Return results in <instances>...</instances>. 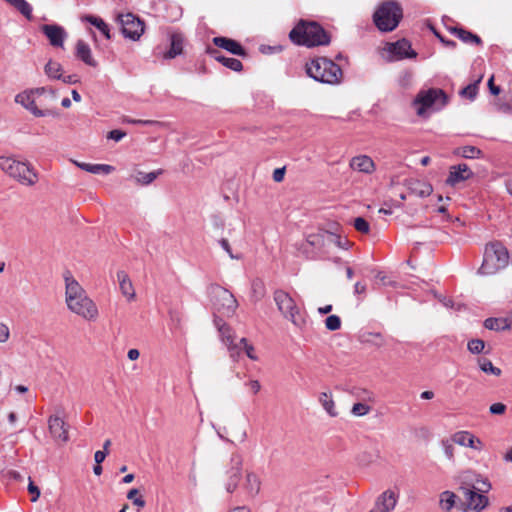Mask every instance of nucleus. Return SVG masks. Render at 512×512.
<instances>
[{"instance_id": "1", "label": "nucleus", "mask_w": 512, "mask_h": 512, "mask_svg": "<svg viewBox=\"0 0 512 512\" xmlns=\"http://www.w3.org/2000/svg\"><path fill=\"white\" fill-rule=\"evenodd\" d=\"M290 40L297 45L314 47L328 45L330 36L316 22L301 20L289 33Z\"/></svg>"}, {"instance_id": "2", "label": "nucleus", "mask_w": 512, "mask_h": 512, "mask_svg": "<svg viewBox=\"0 0 512 512\" xmlns=\"http://www.w3.org/2000/svg\"><path fill=\"white\" fill-rule=\"evenodd\" d=\"M305 71L313 80L328 85H338L343 78L340 66L326 57L311 59L306 63Z\"/></svg>"}, {"instance_id": "3", "label": "nucleus", "mask_w": 512, "mask_h": 512, "mask_svg": "<svg viewBox=\"0 0 512 512\" xmlns=\"http://www.w3.org/2000/svg\"><path fill=\"white\" fill-rule=\"evenodd\" d=\"M46 94L52 101H55L57 99V95L54 90L45 87H39L18 93L15 96V102L23 106L35 117H57L58 112L56 110L47 107L40 109L37 106V98H40Z\"/></svg>"}, {"instance_id": "4", "label": "nucleus", "mask_w": 512, "mask_h": 512, "mask_svg": "<svg viewBox=\"0 0 512 512\" xmlns=\"http://www.w3.org/2000/svg\"><path fill=\"white\" fill-rule=\"evenodd\" d=\"M509 253L506 247L496 241L485 246L483 262L478 269L480 275H492L507 266Z\"/></svg>"}, {"instance_id": "5", "label": "nucleus", "mask_w": 512, "mask_h": 512, "mask_svg": "<svg viewBox=\"0 0 512 512\" xmlns=\"http://www.w3.org/2000/svg\"><path fill=\"white\" fill-rule=\"evenodd\" d=\"M0 169L23 185L32 186L38 180V174L29 163L13 157L0 156Z\"/></svg>"}, {"instance_id": "6", "label": "nucleus", "mask_w": 512, "mask_h": 512, "mask_svg": "<svg viewBox=\"0 0 512 512\" xmlns=\"http://www.w3.org/2000/svg\"><path fill=\"white\" fill-rule=\"evenodd\" d=\"M403 17L401 6L395 1L383 2L373 15L376 27L382 32L393 31Z\"/></svg>"}, {"instance_id": "7", "label": "nucleus", "mask_w": 512, "mask_h": 512, "mask_svg": "<svg viewBox=\"0 0 512 512\" xmlns=\"http://www.w3.org/2000/svg\"><path fill=\"white\" fill-rule=\"evenodd\" d=\"M448 103L447 94L439 88L421 90L413 101L417 115L423 116L428 110L439 111Z\"/></svg>"}, {"instance_id": "8", "label": "nucleus", "mask_w": 512, "mask_h": 512, "mask_svg": "<svg viewBox=\"0 0 512 512\" xmlns=\"http://www.w3.org/2000/svg\"><path fill=\"white\" fill-rule=\"evenodd\" d=\"M274 301L282 315L289 319L296 327L302 328L306 321L304 315L295 303V300L285 291L276 290Z\"/></svg>"}, {"instance_id": "9", "label": "nucleus", "mask_w": 512, "mask_h": 512, "mask_svg": "<svg viewBox=\"0 0 512 512\" xmlns=\"http://www.w3.org/2000/svg\"><path fill=\"white\" fill-rule=\"evenodd\" d=\"M477 483H481V486H476L474 484H464L460 487V489L463 492L464 498L467 503V507L476 512H480L488 504L487 497L482 493L487 492L489 490L490 484L483 480H477Z\"/></svg>"}, {"instance_id": "10", "label": "nucleus", "mask_w": 512, "mask_h": 512, "mask_svg": "<svg viewBox=\"0 0 512 512\" xmlns=\"http://www.w3.org/2000/svg\"><path fill=\"white\" fill-rule=\"evenodd\" d=\"M210 294L213 296L214 306L218 311L227 316L234 314L238 303L234 295L229 290L219 285H212L210 287Z\"/></svg>"}, {"instance_id": "11", "label": "nucleus", "mask_w": 512, "mask_h": 512, "mask_svg": "<svg viewBox=\"0 0 512 512\" xmlns=\"http://www.w3.org/2000/svg\"><path fill=\"white\" fill-rule=\"evenodd\" d=\"M118 21L121 25V32L125 38L137 41L144 33V23L132 13L119 15Z\"/></svg>"}, {"instance_id": "12", "label": "nucleus", "mask_w": 512, "mask_h": 512, "mask_svg": "<svg viewBox=\"0 0 512 512\" xmlns=\"http://www.w3.org/2000/svg\"><path fill=\"white\" fill-rule=\"evenodd\" d=\"M66 304L71 312L81 316L85 320L94 321L98 317V308L87 295Z\"/></svg>"}, {"instance_id": "13", "label": "nucleus", "mask_w": 512, "mask_h": 512, "mask_svg": "<svg viewBox=\"0 0 512 512\" xmlns=\"http://www.w3.org/2000/svg\"><path fill=\"white\" fill-rule=\"evenodd\" d=\"M41 32L48 39L49 44L56 48H63L68 34L64 27L58 24H44L40 27Z\"/></svg>"}, {"instance_id": "14", "label": "nucleus", "mask_w": 512, "mask_h": 512, "mask_svg": "<svg viewBox=\"0 0 512 512\" xmlns=\"http://www.w3.org/2000/svg\"><path fill=\"white\" fill-rule=\"evenodd\" d=\"M399 495L388 489L380 494L374 504V507L369 512H391L396 507Z\"/></svg>"}, {"instance_id": "15", "label": "nucleus", "mask_w": 512, "mask_h": 512, "mask_svg": "<svg viewBox=\"0 0 512 512\" xmlns=\"http://www.w3.org/2000/svg\"><path fill=\"white\" fill-rule=\"evenodd\" d=\"M48 429L55 441L66 443L69 440L68 425L63 418L53 415L48 419Z\"/></svg>"}, {"instance_id": "16", "label": "nucleus", "mask_w": 512, "mask_h": 512, "mask_svg": "<svg viewBox=\"0 0 512 512\" xmlns=\"http://www.w3.org/2000/svg\"><path fill=\"white\" fill-rule=\"evenodd\" d=\"M452 441L460 446L468 447L476 451H481L484 448L482 440L466 430L455 432L452 435Z\"/></svg>"}, {"instance_id": "17", "label": "nucleus", "mask_w": 512, "mask_h": 512, "mask_svg": "<svg viewBox=\"0 0 512 512\" xmlns=\"http://www.w3.org/2000/svg\"><path fill=\"white\" fill-rule=\"evenodd\" d=\"M472 176L473 172L469 166L465 163H461L450 167L446 183L450 186H455L460 182L470 179Z\"/></svg>"}, {"instance_id": "18", "label": "nucleus", "mask_w": 512, "mask_h": 512, "mask_svg": "<svg viewBox=\"0 0 512 512\" xmlns=\"http://www.w3.org/2000/svg\"><path fill=\"white\" fill-rule=\"evenodd\" d=\"M220 337L221 341L226 345L230 357L233 360H237V358L240 356V346L238 345L239 342H236V336L234 331L230 326L220 328Z\"/></svg>"}, {"instance_id": "19", "label": "nucleus", "mask_w": 512, "mask_h": 512, "mask_svg": "<svg viewBox=\"0 0 512 512\" xmlns=\"http://www.w3.org/2000/svg\"><path fill=\"white\" fill-rule=\"evenodd\" d=\"M356 398L359 399L360 402H357L352 406L351 413L357 417L367 415L371 411V407L367 402L373 401V394L366 389H362L356 393Z\"/></svg>"}, {"instance_id": "20", "label": "nucleus", "mask_w": 512, "mask_h": 512, "mask_svg": "<svg viewBox=\"0 0 512 512\" xmlns=\"http://www.w3.org/2000/svg\"><path fill=\"white\" fill-rule=\"evenodd\" d=\"M64 279L66 288V303L72 302L73 300H77L79 297L82 298L87 295L82 286L72 277L69 272L65 273Z\"/></svg>"}, {"instance_id": "21", "label": "nucleus", "mask_w": 512, "mask_h": 512, "mask_svg": "<svg viewBox=\"0 0 512 512\" xmlns=\"http://www.w3.org/2000/svg\"><path fill=\"white\" fill-rule=\"evenodd\" d=\"M388 52L397 60L416 56V53L411 48L410 42L406 39H401L395 43L389 44Z\"/></svg>"}, {"instance_id": "22", "label": "nucleus", "mask_w": 512, "mask_h": 512, "mask_svg": "<svg viewBox=\"0 0 512 512\" xmlns=\"http://www.w3.org/2000/svg\"><path fill=\"white\" fill-rule=\"evenodd\" d=\"M206 53L214 58L216 61L221 63L223 66L231 69L232 71L239 72L243 69L242 62L236 58L226 57L221 55L217 48L208 46Z\"/></svg>"}, {"instance_id": "23", "label": "nucleus", "mask_w": 512, "mask_h": 512, "mask_svg": "<svg viewBox=\"0 0 512 512\" xmlns=\"http://www.w3.org/2000/svg\"><path fill=\"white\" fill-rule=\"evenodd\" d=\"M213 43L215 46L222 48V49L230 52L233 55H237V56H245L246 55L245 49L236 40L219 36V37L213 38Z\"/></svg>"}, {"instance_id": "24", "label": "nucleus", "mask_w": 512, "mask_h": 512, "mask_svg": "<svg viewBox=\"0 0 512 512\" xmlns=\"http://www.w3.org/2000/svg\"><path fill=\"white\" fill-rule=\"evenodd\" d=\"M350 167L364 174H372L375 171V163L371 157L367 155H358L351 159Z\"/></svg>"}, {"instance_id": "25", "label": "nucleus", "mask_w": 512, "mask_h": 512, "mask_svg": "<svg viewBox=\"0 0 512 512\" xmlns=\"http://www.w3.org/2000/svg\"><path fill=\"white\" fill-rule=\"evenodd\" d=\"M76 57L83 61L86 65L96 67L97 62L92 56L90 46L84 40H78L76 43Z\"/></svg>"}, {"instance_id": "26", "label": "nucleus", "mask_w": 512, "mask_h": 512, "mask_svg": "<svg viewBox=\"0 0 512 512\" xmlns=\"http://www.w3.org/2000/svg\"><path fill=\"white\" fill-rule=\"evenodd\" d=\"M117 279L119 282V287H120L121 293L129 301L133 300L135 298V290H134L133 284H132L129 276L127 275V273L124 271H118Z\"/></svg>"}, {"instance_id": "27", "label": "nucleus", "mask_w": 512, "mask_h": 512, "mask_svg": "<svg viewBox=\"0 0 512 512\" xmlns=\"http://www.w3.org/2000/svg\"><path fill=\"white\" fill-rule=\"evenodd\" d=\"M82 22H87L94 26L106 38L111 39L109 25L100 17L95 15H85L81 18Z\"/></svg>"}, {"instance_id": "28", "label": "nucleus", "mask_w": 512, "mask_h": 512, "mask_svg": "<svg viewBox=\"0 0 512 512\" xmlns=\"http://www.w3.org/2000/svg\"><path fill=\"white\" fill-rule=\"evenodd\" d=\"M74 164L80 169L92 174H110L114 171V167L108 164H90L74 161Z\"/></svg>"}, {"instance_id": "29", "label": "nucleus", "mask_w": 512, "mask_h": 512, "mask_svg": "<svg viewBox=\"0 0 512 512\" xmlns=\"http://www.w3.org/2000/svg\"><path fill=\"white\" fill-rule=\"evenodd\" d=\"M183 37L181 34H172L170 37V49L164 54L165 59H173L182 54Z\"/></svg>"}, {"instance_id": "30", "label": "nucleus", "mask_w": 512, "mask_h": 512, "mask_svg": "<svg viewBox=\"0 0 512 512\" xmlns=\"http://www.w3.org/2000/svg\"><path fill=\"white\" fill-rule=\"evenodd\" d=\"M318 400L329 416L336 417L338 415L331 392L320 393Z\"/></svg>"}, {"instance_id": "31", "label": "nucleus", "mask_w": 512, "mask_h": 512, "mask_svg": "<svg viewBox=\"0 0 512 512\" xmlns=\"http://www.w3.org/2000/svg\"><path fill=\"white\" fill-rule=\"evenodd\" d=\"M323 236L326 238V243L334 244L340 249L348 250L352 246V243L346 237L328 231H323Z\"/></svg>"}, {"instance_id": "32", "label": "nucleus", "mask_w": 512, "mask_h": 512, "mask_svg": "<svg viewBox=\"0 0 512 512\" xmlns=\"http://www.w3.org/2000/svg\"><path fill=\"white\" fill-rule=\"evenodd\" d=\"M484 327L488 330H494V331H505L510 330V325L508 322V318H487L484 321Z\"/></svg>"}, {"instance_id": "33", "label": "nucleus", "mask_w": 512, "mask_h": 512, "mask_svg": "<svg viewBox=\"0 0 512 512\" xmlns=\"http://www.w3.org/2000/svg\"><path fill=\"white\" fill-rule=\"evenodd\" d=\"M454 154L466 159H477L482 156V151L475 146H462L454 150Z\"/></svg>"}, {"instance_id": "34", "label": "nucleus", "mask_w": 512, "mask_h": 512, "mask_svg": "<svg viewBox=\"0 0 512 512\" xmlns=\"http://www.w3.org/2000/svg\"><path fill=\"white\" fill-rule=\"evenodd\" d=\"M453 33L463 42L465 43H474V44H481V39L479 36L463 29V28H454Z\"/></svg>"}, {"instance_id": "35", "label": "nucleus", "mask_w": 512, "mask_h": 512, "mask_svg": "<svg viewBox=\"0 0 512 512\" xmlns=\"http://www.w3.org/2000/svg\"><path fill=\"white\" fill-rule=\"evenodd\" d=\"M477 364L481 371H483L486 374H491L494 376H500L502 371L500 368L495 367L493 363L484 357L478 358Z\"/></svg>"}, {"instance_id": "36", "label": "nucleus", "mask_w": 512, "mask_h": 512, "mask_svg": "<svg viewBox=\"0 0 512 512\" xmlns=\"http://www.w3.org/2000/svg\"><path fill=\"white\" fill-rule=\"evenodd\" d=\"M27 19L32 18V6L26 0H6Z\"/></svg>"}, {"instance_id": "37", "label": "nucleus", "mask_w": 512, "mask_h": 512, "mask_svg": "<svg viewBox=\"0 0 512 512\" xmlns=\"http://www.w3.org/2000/svg\"><path fill=\"white\" fill-rule=\"evenodd\" d=\"M456 502V495L451 491H444L440 495V507L444 511H450Z\"/></svg>"}, {"instance_id": "38", "label": "nucleus", "mask_w": 512, "mask_h": 512, "mask_svg": "<svg viewBox=\"0 0 512 512\" xmlns=\"http://www.w3.org/2000/svg\"><path fill=\"white\" fill-rule=\"evenodd\" d=\"M45 74L51 78V79H57V80H60L61 78V75H62V66L58 63V62H55V61H48L47 64L45 65Z\"/></svg>"}, {"instance_id": "39", "label": "nucleus", "mask_w": 512, "mask_h": 512, "mask_svg": "<svg viewBox=\"0 0 512 512\" xmlns=\"http://www.w3.org/2000/svg\"><path fill=\"white\" fill-rule=\"evenodd\" d=\"M246 488L251 496L258 494L260 490V480L254 473H248L246 475Z\"/></svg>"}, {"instance_id": "40", "label": "nucleus", "mask_w": 512, "mask_h": 512, "mask_svg": "<svg viewBox=\"0 0 512 512\" xmlns=\"http://www.w3.org/2000/svg\"><path fill=\"white\" fill-rule=\"evenodd\" d=\"M162 170L152 171L149 173L138 172L135 178L136 182L141 185H149L151 184L160 174Z\"/></svg>"}, {"instance_id": "41", "label": "nucleus", "mask_w": 512, "mask_h": 512, "mask_svg": "<svg viewBox=\"0 0 512 512\" xmlns=\"http://www.w3.org/2000/svg\"><path fill=\"white\" fill-rule=\"evenodd\" d=\"M238 345L240 346V353L242 351H245V353H246V355H247V357L249 359H251L253 361L258 360V357H257V355L255 353V349H254L253 345L249 344L247 342L246 338H241L239 340V344Z\"/></svg>"}, {"instance_id": "42", "label": "nucleus", "mask_w": 512, "mask_h": 512, "mask_svg": "<svg viewBox=\"0 0 512 512\" xmlns=\"http://www.w3.org/2000/svg\"><path fill=\"white\" fill-rule=\"evenodd\" d=\"M454 441H452V437L450 439H443L441 441V447L443 449L445 457L449 461H454Z\"/></svg>"}, {"instance_id": "43", "label": "nucleus", "mask_w": 512, "mask_h": 512, "mask_svg": "<svg viewBox=\"0 0 512 512\" xmlns=\"http://www.w3.org/2000/svg\"><path fill=\"white\" fill-rule=\"evenodd\" d=\"M485 342L481 339H471L467 344V349L472 354H480L484 351Z\"/></svg>"}, {"instance_id": "44", "label": "nucleus", "mask_w": 512, "mask_h": 512, "mask_svg": "<svg viewBox=\"0 0 512 512\" xmlns=\"http://www.w3.org/2000/svg\"><path fill=\"white\" fill-rule=\"evenodd\" d=\"M478 92V85L476 83H472L464 87L460 91V95L462 97L468 98L469 100H474Z\"/></svg>"}, {"instance_id": "45", "label": "nucleus", "mask_w": 512, "mask_h": 512, "mask_svg": "<svg viewBox=\"0 0 512 512\" xmlns=\"http://www.w3.org/2000/svg\"><path fill=\"white\" fill-rule=\"evenodd\" d=\"M239 479H240V469L236 468L232 471L230 480L226 485L227 492L232 493L237 488Z\"/></svg>"}, {"instance_id": "46", "label": "nucleus", "mask_w": 512, "mask_h": 512, "mask_svg": "<svg viewBox=\"0 0 512 512\" xmlns=\"http://www.w3.org/2000/svg\"><path fill=\"white\" fill-rule=\"evenodd\" d=\"M325 327L330 331H336L341 327V319L337 315H330L325 320Z\"/></svg>"}, {"instance_id": "47", "label": "nucleus", "mask_w": 512, "mask_h": 512, "mask_svg": "<svg viewBox=\"0 0 512 512\" xmlns=\"http://www.w3.org/2000/svg\"><path fill=\"white\" fill-rule=\"evenodd\" d=\"M139 494V491L136 489V488H133L131 489L128 494H127V498L129 500H132L133 504L142 508L145 506V501L144 499L138 495Z\"/></svg>"}, {"instance_id": "48", "label": "nucleus", "mask_w": 512, "mask_h": 512, "mask_svg": "<svg viewBox=\"0 0 512 512\" xmlns=\"http://www.w3.org/2000/svg\"><path fill=\"white\" fill-rule=\"evenodd\" d=\"M354 228L361 233H368L370 231V225L368 221L362 217H357L354 220Z\"/></svg>"}, {"instance_id": "49", "label": "nucleus", "mask_w": 512, "mask_h": 512, "mask_svg": "<svg viewBox=\"0 0 512 512\" xmlns=\"http://www.w3.org/2000/svg\"><path fill=\"white\" fill-rule=\"evenodd\" d=\"M244 386L247 387L252 395H256L261 390V383L256 379H249L244 383Z\"/></svg>"}, {"instance_id": "50", "label": "nucleus", "mask_w": 512, "mask_h": 512, "mask_svg": "<svg viewBox=\"0 0 512 512\" xmlns=\"http://www.w3.org/2000/svg\"><path fill=\"white\" fill-rule=\"evenodd\" d=\"M507 410V406L501 402L493 403L489 407V412L493 415H503Z\"/></svg>"}, {"instance_id": "51", "label": "nucleus", "mask_w": 512, "mask_h": 512, "mask_svg": "<svg viewBox=\"0 0 512 512\" xmlns=\"http://www.w3.org/2000/svg\"><path fill=\"white\" fill-rule=\"evenodd\" d=\"M219 244H220V246L222 247V249H223L224 251H226V253L229 255V257H230L231 259H240V256H239V255H234V254H233V252H232V250H231V247H230V244H229V242H228V240H227V239H224V238L220 239V240H219Z\"/></svg>"}, {"instance_id": "52", "label": "nucleus", "mask_w": 512, "mask_h": 512, "mask_svg": "<svg viewBox=\"0 0 512 512\" xmlns=\"http://www.w3.org/2000/svg\"><path fill=\"white\" fill-rule=\"evenodd\" d=\"M320 240L326 243V238L323 236V231L319 234L309 235L307 241L312 246H318L320 244Z\"/></svg>"}, {"instance_id": "53", "label": "nucleus", "mask_w": 512, "mask_h": 512, "mask_svg": "<svg viewBox=\"0 0 512 512\" xmlns=\"http://www.w3.org/2000/svg\"><path fill=\"white\" fill-rule=\"evenodd\" d=\"M125 136H126V133L124 131L115 129L108 133L107 138L118 142V141L122 140Z\"/></svg>"}, {"instance_id": "54", "label": "nucleus", "mask_w": 512, "mask_h": 512, "mask_svg": "<svg viewBox=\"0 0 512 512\" xmlns=\"http://www.w3.org/2000/svg\"><path fill=\"white\" fill-rule=\"evenodd\" d=\"M10 336L9 328L6 324L0 323V342L5 343Z\"/></svg>"}, {"instance_id": "55", "label": "nucleus", "mask_w": 512, "mask_h": 512, "mask_svg": "<svg viewBox=\"0 0 512 512\" xmlns=\"http://www.w3.org/2000/svg\"><path fill=\"white\" fill-rule=\"evenodd\" d=\"M28 491H29V493H31L33 495L31 501L35 502L40 496L39 488L36 485H34V483L32 481H30V483L28 485Z\"/></svg>"}, {"instance_id": "56", "label": "nucleus", "mask_w": 512, "mask_h": 512, "mask_svg": "<svg viewBox=\"0 0 512 512\" xmlns=\"http://www.w3.org/2000/svg\"><path fill=\"white\" fill-rule=\"evenodd\" d=\"M60 80H62L64 83H67V84H76L79 82V77L76 74H71V75H66V76H64L62 74Z\"/></svg>"}, {"instance_id": "57", "label": "nucleus", "mask_w": 512, "mask_h": 512, "mask_svg": "<svg viewBox=\"0 0 512 512\" xmlns=\"http://www.w3.org/2000/svg\"><path fill=\"white\" fill-rule=\"evenodd\" d=\"M284 175H285V168L284 167L277 168L273 172V180L275 182H281L284 178Z\"/></svg>"}, {"instance_id": "58", "label": "nucleus", "mask_w": 512, "mask_h": 512, "mask_svg": "<svg viewBox=\"0 0 512 512\" xmlns=\"http://www.w3.org/2000/svg\"><path fill=\"white\" fill-rule=\"evenodd\" d=\"M488 88H489V91L491 92V94L493 95H498L500 93V88L499 86H496L494 84V76H491L488 80Z\"/></svg>"}, {"instance_id": "59", "label": "nucleus", "mask_w": 512, "mask_h": 512, "mask_svg": "<svg viewBox=\"0 0 512 512\" xmlns=\"http://www.w3.org/2000/svg\"><path fill=\"white\" fill-rule=\"evenodd\" d=\"M107 454H108V451H101V450L96 451L94 454L95 462L97 464H101L105 460Z\"/></svg>"}, {"instance_id": "60", "label": "nucleus", "mask_w": 512, "mask_h": 512, "mask_svg": "<svg viewBox=\"0 0 512 512\" xmlns=\"http://www.w3.org/2000/svg\"><path fill=\"white\" fill-rule=\"evenodd\" d=\"M366 292V285L361 282H356L354 285L355 294H364Z\"/></svg>"}, {"instance_id": "61", "label": "nucleus", "mask_w": 512, "mask_h": 512, "mask_svg": "<svg viewBox=\"0 0 512 512\" xmlns=\"http://www.w3.org/2000/svg\"><path fill=\"white\" fill-rule=\"evenodd\" d=\"M139 356L140 352L135 348L130 349L127 353V357L132 361L137 360Z\"/></svg>"}, {"instance_id": "62", "label": "nucleus", "mask_w": 512, "mask_h": 512, "mask_svg": "<svg viewBox=\"0 0 512 512\" xmlns=\"http://www.w3.org/2000/svg\"><path fill=\"white\" fill-rule=\"evenodd\" d=\"M50 102L53 101L47 96V94L40 98H37V104H39L41 107L47 106V104Z\"/></svg>"}, {"instance_id": "63", "label": "nucleus", "mask_w": 512, "mask_h": 512, "mask_svg": "<svg viewBox=\"0 0 512 512\" xmlns=\"http://www.w3.org/2000/svg\"><path fill=\"white\" fill-rule=\"evenodd\" d=\"M423 187L424 188L421 190L420 195L422 197L429 196L430 193L432 192V187L428 184H424Z\"/></svg>"}, {"instance_id": "64", "label": "nucleus", "mask_w": 512, "mask_h": 512, "mask_svg": "<svg viewBox=\"0 0 512 512\" xmlns=\"http://www.w3.org/2000/svg\"><path fill=\"white\" fill-rule=\"evenodd\" d=\"M214 324L217 327L219 333H220V328H222V326L228 327V325L221 318H218V317H215Z\"/></svg>"}]
</instances>
